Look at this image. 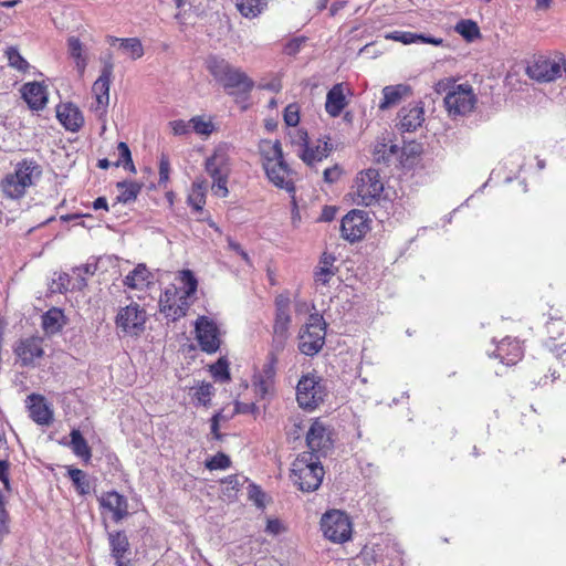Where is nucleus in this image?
Masks as SVG:
<instances>
[{
	"label": "nucleus",
	"mask_w": 566,
	"mask_h": 566,
	"mask_svg": "<svg viewBox=\"0 0 566 566\" xmlns=\"http://www.w3.org/2000/svg\"><path fill=\"white\" fill-rule=\"evenodd\" d=\"M179 281L184 285L181 293L189 300L196 294L198 289V280L191 270H182L178 274Z\"/></svg>",
	"instance_id": "obj_44"
},
{
	"label": "nucleus",
	"mask_w": 566,
	"mask_h": 566,
	"mask_svg": "<svg viewBox=\"0 0 566 566\" xmlns=\"http://www.w3.org/2000/svg\"><path fill=\"white\" fill-rule=\"evenodd\" d=\"M214 387L210 382H200L191 387L190 396L196 406H210L211 399L214 396Z\"/></svg>",
	"instance_id": "obj_37"
},
{
	"label": "nucleus",
	"mask_w": 566,
	"mask_h": 566,
	"mask_svg": "<svg viewBox=\"0 0 566 566\" xmlns=\"http://www.w3.org/2000/svg\"><path fill=\"white\" fill-rule=\"evenodd\" d=\"M343 174V169L339 165H334L333 167H328L324 170V181L328 184H333L337 181Z\"/></svg>",
	"instance_id": "obj_59"
},
{
	"label": "nucleus",
	"mask_w": 566,
	"mask_h": 566,
	"mask_svg": "<svg viewBox=\"0 0 566 566\" xmlns=\"http://www.w3.org/2000/svg\"><path fill=\"white\" fill-rule=\"evenodd\" d=\"M6 55L11 67L23 73L29 70L30 65L28 61L20 54L17 48L9 46L6 50Z\"/></svg>",
	"instance_id": "obj_49"
},
{
	"label": "nucleus",
	"mask_w": 566,
	"mask_h": 566,
	"mask_svg": "<svg viewBox=\"0 0 566 566\" xmlns=\"http://www.w3.org/2000/svg\"><path fill=\"white\" fill-rule=\"evenodd\" d=\"M384 182L375 168H368L357 174L352 187L353 201L358 206L369 207L380 199Z\"/></svg>",
	"instance_id": "obj_8"
},
{
	"label": "nucleus",
	"mask_w": 566,
	"mask_h": 566,
	"mask_svg": "<svg viewBox=\"0 0 566 566\" xmlns=\"http://www.w3.org/2000/svg\"><path fill=\"white\" fill-rule=\"evenodd\" d=\"M336 256L329 252H323L317 265L313 272V279L316 286H326L331 283L333 277L338 273L336 265Z\"/></svg>",
	"instance_id": "obj_26"
},
{
	"label": "nucleus",
	"mask_w": 566,
	"mask_h": 566,
	"mask_svg": "<svg viewBox=\"0 0 566 566\" xmlns=\"http://www.w3.org/2000/svg\"><path fill=\"white\" fill-rule=\"evenodd\" d=\"M274 321L271 347L276 352H282L290 336L291 316V298L289 294L281 293L274 298Z\"/></svg>",
	"instance_id": "obj_11"
},
{
	"label": "nucleus",
	"mask_w": 566,
	"mask_h": 566,
	"mask_svg": "<svg viewBox=\"0 0 566 566\" xmlns=\"http://www.w3.org/2000/svg\"><path fill=\"white\" fill-rule=\"evenodd\" d=\"M258 411V407L254 402L251 403H243V402H235L234 412L235 413H249V412H255Z\"/></svg>",
	"instance_id": "obj_63"
},
{
	"label": "nucleus",
	"mask_w": 566,
	"mask_h": 566,
	"mask_svg": "<svg viewBox=\"0 0 566 566\" xmlns=\"http://www.w3.org/2000/svg\"><path fill=\"white\" fill-rule=\"evenodd\" d=\"M284 530L283 524L277 518H269L265 531L272 535H277Z\"/></svg>",
	"instance_id": "obj_62"
},
{
	"label": "nucleus",
	"mask_w": 566,
	"mask_h": 566,
	"mask_svg": "<svg viewBox=\"0 0 566 566\" xmlns=\"http://www.w3.org/2000/svg\"><path fill=\"white\" fill-rule=\"evenodd\" d=\"M325 471L318 455L302 452L292 462L290 479L302 492H314L322 484Z\"/></svg>",
	"instance_id": "obj_4"
},
{
	"label": "nucleus",
	"mask_w": 566,
	"mask_h": 566,
	"mask_svg": "<svg viewBox=\"0 0 566 566\" xmlns=\"http://www.w3.org/2000/svg\"><path fill=\"white\" fill-rule=\"evenodd\" d=\"M289 136L291 138V143L294 146L298 147V150H303L310 143L308 134L303 128H296L289 133Z\"/></svg>",
	"instance_id": "obj_56"
},
{
	"label": "nucleus",
	"mask_w": 566,
	"mask_h": 566,
	"mask_svg": "<svg viewBox=\"0 0 566 566\" xmlns=\"http://www.w3.org/2000/svg\"><path fill=\"white\" fill-rule=\"evenodd\" d=\"M400 42L403 44H411L416 42L432 44V45H441L443 43V39L441 38H433V36H427L424 34L420 33H413L408 31H401L400 35Z\"/></svg>",
	"instance_id": "obj_46"
},
{
	"label": "nucleus",
	"mask_w": 566,
	"mask_h": 566,
	"mask_svg": "<svg viewBox=\"0 0 566 566\" xmlns=\"http://www.w3.org/2000/svg\"><path fill=\"white\" fill-rule=\"evenodd\" d=\"M270 0H235V7L240 14L247 19H254L264 13Z\"/></svg>",
	"instance_id": "obj_36"
},
{
	"label": "nucleus",
	"mask_w": 566,
	"mask_h": 566,
	"mask_svg": "<svg viewBox=\"0 0 566 566\" xmlns=\"http://www.w3.org/2000/svg\"><path fill=\"white\" fill-rule=\"evenodd\" d=\"M0 481L7 490L10 489L9 462L6 460H0Z\"/></svg>",
	"instance_id": "obj_61"
},
{
	"label": "nucleus",
	"mask_w": 566,
	"mask_h": 566,
	"mask_svg": "<svg viewBox=\"0 0 566 566\" xmlns=\"http://www.w3.org/2000/svg\"><path fill=\"white\" fill-rule=\"evenodd\" d=\"M205 169L212 179V192L218 197L226 198L229 195L228 182L232 171L227 144H220L213 149V153L205 161Z\"/></svg>",
	"instance_id": "obj_5"
},
{
	"label": "nucleus",
	"mask_w": 566,
	"mask_h": 566,
	"mask_svg": "<svg viewBox=\"0 0 566 566\" xmlns=\"http://www.w3.org/2000/svg\"><path fill=\"white\" fill-rule=\"evenodd\" d=\"M259 88L277 93L282 90V83L279 78H274L269 83H261Z\"/></svg>",
	"instance_id": "obj_64"
},
{
	"label": "nucleus",
	"mask_w": 566,
	"mask_h": 566,
	"mask_svg": "<svg viewBox=\"0 0 566 566\" xmlns=\"http://www.w3.org/2000/svg\"><path fill=\"white\" fill-rule=\"evenodd\" d=\"M454 30L462 35L467 41H473L481 36L480 28L478 23L470 19L460 20Z\"/></svg>",
	"instance_id": "obj_42"
},
{
	"label": "nucleus",
	"mask_w": 566,
	"mask_h": 566,
	"mask_svg": "<svg viewBox=\"0 0 566 566\" xmlns=\"http://www.w3.org/2000/svg\"><path fill=\"white\" fill-rule=\"evenodd\" d=\"M206 69L224 92L235 98L249 97L254 87V81L242 69L217 55H210L206 60Z\"/></svg>",
	"instance_id": "obj_3"
},
{
	"label": "nucleus",
	"mask_w": 566,
	"mask_h": 566,
	"mask_svg": "<svg viewBox=\"0 0 566 566\" xmlns=\"http://www.w3.org/2000/svg\"><path fill=\"white\" fill-rule=\"evenodd\" d=\"M66 324V317L63 310L51 307L42 315V328L46 334H56L61 332Z\"/></svg>",
	"instance_id": "obj_35"
},
{
	"label": "nucleus",
	"mask_w": 566,
	"mask_h": 566,
	"mask_svg": "<svg viewBox=\"0 0 566 566\" xmlns=\"http://www.w3.org/2000/svg\"><path fill=\"white\" fill-rule=\"evenodd\" d=\"M210 373L214 380L221 384H226L231 380L229 361L224 357H220L214 364L210 366Z\"/></svg>",
	"instance_id": "obj_45"
},
{
	"label": "nucleus",
	"mask_w": 566,
	"mask_h": 566,
	"mask_svg": "<svg viewBox=\"0 0 566 566\" xmlns=\"http://www.w3.org/2000/svg\"><path fill=\"white\" fill-rule=\"evenodd\" d=\"M449 90L444 97V104L449 115L464 116L474 109L476 96L469 84H455L451 78H444L437 83L438 93Z\"/></svg>",
	"instance_id": "obj_6"
},
{
	"label": "nucleus",
	"mask_w": 566,
	"mask_h": 566,
	"mask_svg": "<svg viewBox=\"0 0 566 566\" xmlns=\"http://www.w3.org/2000/svg\"><path fill=\"white\" fill-rule=\"evenodd\" d=\"M67 476L72 481L78 494L86 495L90 493L91 482L84 471L77 468L67 467Z\"/></svg>",
	"instance_id": "obj_40"
},
{
	"label": "nucleus",
	"mask_w": 566,
	"mask_h": 566,
	"mask_svg": "<svg viewBox=\"0 0 566 566\" xmlns=\"http://www.w3.org/2000/svg\"><path fill=\"white\" fill-rule=\"evenodd\" d=\"M56 117L66 130L76 133L84 125V116L81 109L73 103L60 104L56 108Z\"/></svg>",
	"instance_id": "obj_28"
},
{
	"label": "nucleus",
	"mask_w": 566,
	"mask_h": 566,
	"mask_svg": "<svg viewBox=\"0 0 566 566\" xmlns=\"http://www.w3.org/2000/svg\"><path fill=\"white\" fill-rule=\"evenodd\" d=\"M115 41H120L122 49L129 55L130 59L137 60L144 55V48L139 39H117L115 36H109L111 43H114Z\"/></svg>",
	"instance_id": "obj_41"
},
{
	"label": "nucleus",
	"mask_w": 566,
	"mask_h": 566,
	"mask_svg": "<svg viewBox=\"0 0 566 566\" xmlns=\"http://www.w3.org/2000/svg\"><path fill=\"white\" fill-rule=\"evenodd\" d=\"M158 174H159V180H158V184L159 186H165L168 184L169 181V175H170V160H169V156L165 153H163L159 157V163H158Z\"/></svg>",
	"instance_id": "obj_54"
},
{
	"label": "nucleus",
	"mask_w": 566,
	"mask_h": 566,
	"mask_svg": "<svg viewBox=\"0 0 566 566\" xmlns=\"http://www.w3.org/2000/svg\"><path fill=\"white\" fill-rule=\"evenodd\" d=\"M196 338L202 352L213 354L221 345L220 331L216 322L201 315L195 323Z\"/></svg>",
	"instance_id": "obj_17"
},
{
	"label": "nucleus",
	"mask_w": 566,
	"mask_h": 566,
	"mask_svg": "<svg viewBox=\"0 0 566 566\" xmlns=\"http://www.w3.org/2000/svg\"><path fill=\"white\" fill-rule=\"evenodd\" d=\"M36 165L23 159L15 165L14 171L7 174L0 182V189L6 198L21 199L33 184V171Z\"/></svg>",
	"instance_id": "obj_9"
},
{
	"label": "nucleus",
	"mask_w": 566,
	"mask_h": 566,
	"mask_svg": "<svg viewBox=\"0 0 566 566\" xmlns=\"http://www.w3.org/2000/svg\"><path fill=\"white\" fill-rule=\"evenodd\" d=\"M172 134L176 136L187 135L191 132L190 119L188 122L184 119H175L169 123Z\"/></svg>",
	"instance_id": "obj_58"
},
{
	"label": "nucleus",
	"mask_w": 566,
	"mask_h": 566,
	"mask_svg": "<svg viewBox=\"0 0 566 566\" xmlns=\"http://www.w3.org/2000/svg\"><path fill=\"white\" fill-rule=\"evenodd\" d=\"M398 116L402 132H415L424 120V109L420 105H408L400 109Z\"/></svg>",
	"instance_id": "obj_31"
},
{
	"label": "nucleus",
	"mask_w": 566,
	"mask_h": 566,
	"mask_svg": "<svg viewBox=\"0 0 566 566\" xmlns=\"http://www.w3.org/2000/svg\"><path fill=\"white\" fill-rule=\"evenodd\" d=\"M370 154L376 165L398 170H411L421 163L423 146L419 142L409 140L399 147L392 135L386 132L376 137Z\"/></svg>",
	"instance_id": "obj_1"
},
{
	"label": "nucleus",
	"mask_w": 566,
	"mask_h": 566,
	"mask_svg": "<svg viewBox=\"0 0 566 566\" xmlns=\"http://www.w3.org/2000/svg\"><path fill=\"white\" fill-rule=\"evenodd\" d=\"M118 150V159L113 163L114 166L119 167L123 166L125 169L129 170L130 172H136V167L134 165L132 153L128 147V145L125 142H120L117 145Z\"/></svg>",
	"instance_id": "obj_47"
},
{
	"label": "nucleus",
	"mask_w": 566,
	"mask_h": 566,
	"mask_svg": "<svg viewBox=\"0 0 566 566\" xmlns=\"http://www.w3.org/2000/svg\"><path fill=\"white\" fill-rule=\"evenodd\" d=\"M140 185L136 182H129L126 190L123 192L124 201L134 200L140 192Z\"/></svg>",
	"instance_id": "obj_60"
},
{
	"label": "nucleus",
	"mask_w": 566,
	"mask_h": 566,
	"mask_svg": "<svg viewBox=\"0 0 566 566\" xmlns=\"http://www.w3.org/2000/svg\"><path fill=\"white\" fill-rule=\"evenodd\" d=\"M305 42H306L305 36L293 38L285 43V45L283 48V53L289 56H294L301 51V48L303 46V44Z\"/></svg>",
	"instance_id": "obj_57"
},
{
	"label": "nucleus",
	"mask_w": 566,
	"mask_h": 566,
	"mask_svg": "<svg viewBox=\"0 0 566 566\" xmlns=\"http://www.w3.org/2000/svg\"><path fill=\"white\" fill-rule=\"evenodd\" d=\"M248 479L244 476H241L239 474H231L222 479L220 482L221 484H224V488L222 489V494L227 497H234L237 493L239 492L240 488L243 485L244 482H247Z\"/></svg>",
	"instance_id": "obj_43"
},
{
	"label": "nucleus",
	"mask_w": 566,
	"mask_h": 566,
	"mask_svg": "<svg viewBox=\"0 0 566 566\" xmlns=\"http://www.w3.org/2000/svg\"><path fill=\"white\" fill-rule=\"evenodd\" d=\"M333 151V145L328 136L318 138L315 142H310L303 150H297V156L307 166H314L316 163H321L327 158Z\"/></svg>",
	"instance_id": "obj_23"
},
{
	"label": "nucleus",
	"mask_w": 566,
	"mask_h": 566,
	"mask_svg": "<svg viewBox=\"0 0 566 566\" xmlns=\"http://www.w3.org/2000/svg\"><path fill=\"white\" fill-rule=\"evenodd\" d=\"M494 356L504 365H515L524 356L523 344L517 338L506 336L496 345Z\"/></svg>",
	"instance_id": "obj_24"
},
{
	"label": "nucleus",
	"mask_w": 566,
	"mask_h": 566,
	"mask_svg": "<svg viewBox=\"0 0 566 566\" xmlns=\"http://www.w3.org/2000/svg\"><path fill=\"white\" fill-rule=\"evenodd\" d=\"M565 65V59L560 57L559 61L551 60L545 56H539L526 67V74L541 83L555 81L562 74V67Z\"/></svg>",
	"instance_id": "obj_19"
},
{
	"label": "nucleus",
	"mask_w": 566,
	"mask_h": 566,
	"mask_svg": "<svg viewBox=\"0 0 566 566\" xmlns=\"http://www.w3.org/2000/svg\"><path fill=\"white\" fill-rule=\"evenodd\" d=\"M205 467L210 471L226 470L231 467V460L226 453L218 452L210 459L206 460Z\"/></svg>",
	"instance_id": "obj_51"
},
{
	"label": "nucleus",
	"mask_w": 566,
	"mask_h": 566,
	"mask_svg": "<svg viewBox=\"0 0 566 566\" xmlns=\"http://www.w3.org/2000/svg\"><path fill=\"white\" fill-rule=\"evenodd\" d=\"M265 493L262 489L254 484L250 483L248 486V497L252 501L259 509H263L265 506Z\"/></svg>",
	"instance_id": "obj_55"
},
{
	"label": "nucleus",
	"mask_w": 566,
	"mask_h": 566,
	"mask_svg": "<svg viewBox=\"0 0 566 566\" xmlns=\"http://www.w3.org/2000/svg\"><path fill=\"white\" fill-rule=\"evenodd\" d=\"M412 95V88L408 84L388 85L382 88V98L379 108L385 111L398 105L403 98Z\"/></svg>",
	"instance_id": "obj_32"
},
{
	"label": "nucleus",
	"mask_w": 566,
	"mask_h": 566,
	"mask_svg": "<svg viewBox=\"0 0 566 566\" xmlns=\"http://www.w3.org/2000/svg\"><path fill=\"white\" fill-rule=\"evenodd\" d=\"M71 448L73 453L81 458L84 462H90L92 458V450L87 441L84 439L80 430L73 429L70 433Z\"/></svg>",
	"instance_id": "obj_38"
},
{
	"label": "nucleus",
	"mask_w": 566,
	"mask_h": 566,
	"mask_svg": "<svg viewBox=\"0 0 566 566\" xmlns=\"http://www.w3.org/2000/svg\"><path fill=\"white\" fill-rule=\"evenodd\" d=\"M28 408L30 418L38 424H50L53 419V413L44 401V397L39 394H31L28 396Z\"/></svg>",
	"instance_id": "obj_30"
},
{
	"label": "nucleus",
	"mask_w": 566,
	"mask_h": 566,
	"mask_svg": "<svg viewBox=\"0 0 566 566\" xmlns=\"http://www.w3.org/2000/svg\"><path fill=\"white\" fill-rule=\"evenodd\" d=\"M112 76L113 64L107 63L102 69L101 75L92 86V92L95 97V103L92 104V109L98 113L99 115H104L106 113L109 103V87Z\"/></svg>",
	"instance_id": "obj_22"
},
{
	"label": "nucleus",
	"mask_w": 566,
	"mask_h": 566,
	"mask_svg": "<svg viewBox=\"0 0 566 566\" xmlns=\"http://www.w3.org/2000/svg\"><path fill=\"white\" fill-rule=\"evenodd\" d=\"M13 354L21 367H35L36 360L45 354L44 338L39 335L21 337L14 344Z\"/></svg>",
	"instance_id": "obj_15"
},
{
	"label": "nucleus",
	"mask_w": 566,
	"mask_h": 566,
	"mask_svg": "<svg viewBox=\"0 0 566 566\" xmlns=\"http://www.w3.org/2000/svg\"><path fill=\"white\" fill-rule=\"evenodd\" d=\"M565 326L566 323L562 318L553 317L545 324L546 338L544 344L558 359H564V355H566Z\"/></svg>",
	"instance_id": "obj_21"
},
{
	"label": "nucleus",
	"mask_w": 566,
	"mask_h": 566,
	"mask_svg": "<svg viewBox=\"0 0 566 566\" xmlns=\"http://www.w3.org/2000/svg\"><path fill=\"white\" fill-rule=\"evenodd\" d=\"M371 222L366 211L353 209L342 219L340 235L350 243L359 242L371 230Z\"/></svg>",
	"instance_id": "obj_14"
},
{
	"label": "nucleus",
	"mask_w": 566,
	"mask_h": 566,
	"mask_svg": "<svg viewBox=\"0 0 566 566\" xmlns=\"http://www.w3.org/2000/svg\"><path fill=\"white\" fill-rule=\"evenodd\" d=\"M206 191L207 188L205 181L193 182L191 185L190 192L187 197V203L195 212L202 213L206 205Z\"/></svg>",
	"instance_id": "obj_39"
},
{
	"label": "nucleus",
	"mask_w": 566,
	"mask_h": 566,
	"mask_svg": "<svg viewBox=\"0 0 566 566\" xmlns=\"http://www.w3.org/2000/svg\"><path fill=\"white\" fill-rule=\"evenodd\" d=\"M108 545L112 557L116 566H128L130 559V544L124 531H113L107 534Z\"/></svg>",
	"instance_id": "obj_25"
},
{
	"label": "nucleus",
	"mask_w": 566,
	"mask_h": 566,
	"mask_svg": "<svg viewBox=\"0 0 566 566\" xmlns=\"http://www.w3.org/2000/svg\"><path fill=\"white\" fill-rule=\"evenodd\" d=\"M97 501L102 515L104 513L109 514V518L116 524L130 515L127 497L117 491L103 492Z\"/></svg>",
	"instance_id": "obj_18"
},
{
	"label": "nucleus",
	"mask_w": 566,
	"mask_h": 566,
	"mask_svg": "<svg viewBox=\"0 0 566 566\" xmlns=\"http://www.w3.org/2000/svg\"><path fill=\"white\" fill-rule=\"evenodd\" d=\"M21 94L32 111H42L48 104V88L41 82L34 81L23 84Z\"/></svg>",
	"instance_id": "obj_27"
},
{
	"label": "nucleus",
	"mask_w": 566,
	"mask_h": 566,
	"mask_svg": "<svg viewBox=\"0 0 566 566\" xmlns=\"http://www.w3.org/2000/svg\"><path fill=\"white\" fill-rule=\"evenodd\" d=\"M321 530L327 539L342 544L352 538L353 523L345 512L329 510L321 518Z\"/></svg>",
	"instance_id": "obj_12"
},
{
	"label": "nucleus",
	"mask_w": 566,
	"mask_h": 566,
	"mask_svg": "<svg viewBox=\"0 0 566 566\" xmlns=\"http://www.w3.org/2000/svg\"><path fill=\"white\" fill-rule=\"evenodd\" d=\"M280 352H276L274 348L268 355V361L263 365L261 373L259 375L265 376L268 379H275L276 375V365H277V355Z\"/></svg>",
	"instance_id": "obj_52"
},
{
	"label": "nucleus",
	"mask_w": 566,
	"mask_h": 566,
	"mask_svg": "<svg viewBox=\"0 0 566 566\" xmlns=\"http://www.w3.org/2000/svg\"><path fill=\"white\" fill-rule=\"evenodd\" d=\"M306 444L315 455H326L327 451L333 447L332 432L319 419H315L307 433Z\"/></svg>",
	"instance_id": "obj_20"
},
{
	"label": "nucleus",
	"mask_w": 566,
	"mask_h": 566,
	"mask_svg": "<svg viewBox=\"0 0 566 566\" xmlns=\"http://www.w3.org/2000/svg\"><path fill=\"white\" fill-rule=\"evenodd\" d=\"M67 51L75 62V67L80 76H83L87 66V55L81 40L74 35L67 38Z\"/></svg>",
	"instance_id": "obj_34"
},
{
	"label": "nucleus",
	"mask_w": 566,
	"mask_h": 566,
	"mask_svg": "<svg viewBox=\"0 0 566 566\" xmlns=\"http://www.w3.org/2000/svg\"><path fill=\"white\" fill-rule=\"evenodd\" d=\"M190 123H191V130L200 136L208 137L216 129L212 120L210 118L207 119L205 116H200V115L193 116L192 118H190Z\"/></svg>",
	"instance_id": "obj_48"
},
{
	"label": "nucleus",
	"mask_w": 566,
	"mask_h": 566,
	"mask_svg": "<svg viewBox=\"0 0 566 566\" xmlns=\"http://www.w3.org/2000/svg\"><path fill=\"white\" fill-rule=\"evenodd\" d=\"M258 150L269 181L276 188L286 190L294 199L296 172L286 163L281 142L279 139H261Z\"/></svg>",
	"instance_id": "obj_2"
},
{
	"label": "nucleus",
	"mask_w": 566,
	"mask_h": 566,
	"mask_svg": "<svg viewBox=\"0 0 566 566\" xmlns=\"http://www.w3.org/2000/svg\"><path fill=\"white\" fill-rule=\"evenodd\" d=\"M159 312L168 321L176 322L185 317L191 306V302L174 284L168 285L160 294L158 301Z\"/></svg>",
	"instance_id": "obj_13"
},
{
	"label": "nucleus",
	"mask_w": 566,
	"mask_h": 566,
	"mask_svg": "<svg viewBox=\"0 0 566 566\" xmlns=\"http://www.w3.org/2000/svg\"><path fill=\"white\" fill-rule=\"evenodd\" d=\"M301 107L297 103L289 104L283 112V119L287 126L296 127L300 123Z\"/></svg>",
	"instance_id": "obj_53"
},
{
	"label": "nucleus",
	"mask_w": 566,
	"mask_h": 566,
	"mask_svg": "<svg viewBox=\"0 0 566 566\" xmlns=\"http://www.w3.org/2000/svg\"><path fill=\"white\" fill-rule=\"evenodd\" d=\"M154 283V275L145 263H138L123 280L129 290H146Z\"/></svg>",
	"instance_id": "obj_29"
},
{
	"label": "nucleus",
	"mask_w": 566,
	"mask_h": 566,
	"mask_svg": "<svg viewBox=\"0 0 566 566\" xmlns=\"http://www.w3.org/2000/svg\"><path fill=\"white\" fill-rule=\"evenodd\" d=\"M274 386L273 379H268L265 376L254 375L252 380V387L256 396L263 399Z\"/></svg>",
	"instance_id": "obj_50"
},
{
	"label": "nucleus",
	"mask_w": 566,
	"mask_h": 566,
	"mask_svg": "<svg viewBox=\"0 0 566 566\" xmlns=\"http://www.w3.org/2000/svg\"><path fill=\"white\" fill-rule=\"evenodd\" d=\"M326 324L322 315L311 314L298 335V349L306 356L316 355L325 344Z\"/></svg>",
	"instance_id": "obj_10"
},
{
	"label": "nucleus",
	"mask_w": 566,
	"mask_h": 566,
	"mask_svg": "<svg viewBox=\"0 0 566 566\" xmlns=\"http://www.w3.org/2000/svg\"><path fill=\"white\" fill-rule=\"evenodd\" d=\"M347 106V99L342 83L335 84L326 95L325 111L331 117H337Z\"/></svg>",
	"instance_id": "obj_33"
},
{
	"label": "nucleus",
	"mask_w": 566,
	"mask_h": 566,
	"mask_svg": "<svg viewBox=\"0 0 566 566\" xmlns=\"http://www.w3.org/2000/svg\"><path fill=\"white\" fill-rule=\"evenodd\" d=\"M327 396L326 381L315 371L303 375L296 385V401L303 410L317 409Z\"/></svg>",
	"instance_id": "obj_7"
},
{
	"label": "nucleus",
	"mask_w": 566,
	"mask_h": 566,
	"mask_svg": "<svg viewBox=\"0 0 566 566\" xmlns=\"http://www.w3.org/2000/svg\"><path fill=\"white\" fill-rule=\"evenodd\" d=\"M147 313L138 303H130L125 307H120L115 324L125 334L130 336H139L145 331Z\"/></svg>",
	"instance_id": "obj_16"
}]
</instances>
